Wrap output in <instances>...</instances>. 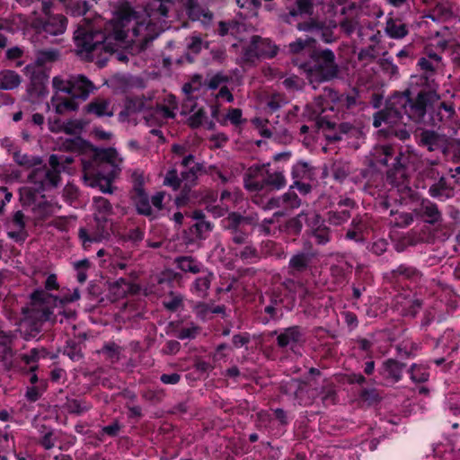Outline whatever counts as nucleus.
<instances>
[{
  "label": "nucleus",
  "instance_id": "1",
  "mask_svg": "<svg viewBox=\"0 0 460 460\" xmlns=\"http://www.w3.org/2000/svg\"><path fill=\"white\" fill-rule=\"evenodd\" d=\"M455 113L454 105L442 101L435 91L422 89L412 96L407 89L394 93L386 100L384 109L373 115V126H406L413 122L420 128L440 127L452 119Z\"/></svg>",
  "mask_w": 460,
  "mask_h": 460
},
{
  "label": "nucleus",
  "instance_id": "7",
  "mask_svg": "<svg viewBox=\"0 0 460 460\" xmlns=\"http://www.w3.org/2000/svg\"><path fill=\"white\" fill-rule=\"evenodd\" d=\"M308 72L310 83L325 82L338 75V66L334 53L329 49H314L309 52V59L302 65Z\"/></svg>",
  "mask_w": 460,
  "mask_h": 460
},
{
  "label": "nucleus",
  "instance_id": "2",
  "mask_svg": "<svg viewBox=\"0 0 460 460\" xmlns=\"http://www.w3.org/2000/svg\"><path fill=\"white\" fill-rule=\"evenodd\" d=\"M133 14L134 12L128 7L119 21L106 22L103 30L100 26L78 27L74 34L76 54L84 60L95 62L99 67L106 65L109 57L126 63L128 56L118 51V48L125 43L126 23Z\"/></svg>",
  "mask_w": 460,
  "mask_h": 460
},
{
  "label": "nucleus",
  "instance_id": "47",
  "mask_svg": "<svg viewBox=\"0 0 460 460\" xmlns=\"http://www.w3.org/2000/svg\"><path fill=\"white\" fill-rule=\"evenodd\" d=\"M280 216L281 214L279 212H276L272 215V217L261 220V222L258 225L260 231L265 235H271L275 234L278 227V219Z\"/></svg>",
  "mask_w": 460,
  "mask_h": 460
},
{
  "label": "nucleus",
  "instance_id": "23",
  "mask_svg": "<svg viewBox=\"0 0 460 460\" xmlns=\"http://www.w3.org/2000/svg\"><path fill=\"white\" fill-rule=\"evenodd\" d=\"M190 217L196 222L189 228L190 234L193 236L194 240H206L213 231L214 224L208 220L205 213L199 209L194 210Z\"/></svg>",
  "mask_w": 460,
  "mask_h": 460
},
{
  "label": "nucleus",
  "instance_id": "35",
  "mask_svg": "<svg viewBox=\"0 0 460 460\" xmlns=\"http://www.w3.org/2000/svg\"><path fill=\"white\" fill-rule=\"evenodd\" d=\"M294 181L301 180H311L314 175V168L306 162H297L292 168L291 172Z\"/></svg>",
  "mask_w": 460,
  "mask_h": 460
},
{
  "label": "nucleus",
  "instance_id": "6",
  "mask_svg": "<svg viewBox=\"0 0 460 460\" xmlns=\"http://www.w3.org/2000/svg\"><path fill=\"white\" fill-rule=\"evenodd\" d=\"M358 94L354 92L351 94H339L332 88L324 87L323 93L315 97L314 102L307 104L305 107L306 111L309 113L311 119L317 120L319 127H323L326 124L327 128H331L333 124L330 121H324L321 118V114L327 109L333 110L331 103L336 104L338 109L350 110L358 103Z\"/></svg>",
  "mask_w": 460,
  "mask_h": 460
},
{
  "label": "nucleus",
  "instance_id": "17",
  "mask_svg": "<svg viewBox=\"0 0 460 460\" xmlns=\"http://www.w3.org/2000/svg\"><path fill=\"white\" fill-rule=\"evenodd\" d=\"M418 144L429 152L440 151L448 158V137L435 130H422L419 136Z\"/></svg>",
  "mask_w": 460,
  "mask_h": 460
},
{
  "label": "nucleus",
  "instance_id": "10",
  "mask_svg": "<svg viewBox=\"0 0 460 460\" xmlns=\"http://www.w3.org/2000/svg\"><path fill=\"white\" fill-rule=\"evenodd\" d=\"M202 169V164H195L190 168H184V170L181 172V176H179L175 169L167 172L164 180V185L172 187L174 190L180 189L181 185L183 187L181 198H177L176 199L177 204H180L181 199H187V191L196 184L198 174Z\"/></svg>",
  "mask_w": 460,
  "mask_h": 460
},
{
  "label": "nucleus",
  "instance_id": "9",
  "mask_svg": "<svg viewBox=\"0 0 460 460\" xmlns=\"http://www.w3.org/2000/svg\"><path fill=\"white\" fill-rule=\"evenodd\" d=\"M319 252L314 247L310 240H304L302 249L296 251L289 258L288 273L297 277L312 270L318 261Z\"/></svg>",
  "mask_w": 460,
  "mask_h": 460
},
{
  "label": "nucleus",
  "instance_id": "20",
  "mask_svg": "<svg viewBox=\"0 0 460 460\" xmlns=\"http://www.w3.org/2000/svg\"><path fill=\"white\" fill-rule=\"evenodd\" d=\"M284 5L287 12L280 17L288 23H292L298 16L313 13L314 6L310 0H284Z\"/></svg>",
  "mask_w": 460,
  "mask_h": 460
},
{
  "label": "nucleus",
  "instance_id": "26",
  "mask_svg": "<svg viewBox=\"0 0 460 460\" xmlns=\"http://www.w3.org/2000/svg\"><path fill=\"white\" fill-rule=\"evenodd\" d=\"M405 367L406 365L404 363L389 358L383 362L379 372L385 379L393 383H397L402 379Z\"/></svg>",
  "mask_w": 460,
  "mask_h": 460
},
{
  "label": "nucleus",
  "instance_id": "4",
  "mask_svg": "<svg viewBox=\"0 0 460 460\" xmlns=\"http://www.w3.org/2000/svg\"><path fill=\"white\" fill-rule=\"evenodd\" d=\"M31 306L23 309L25 319L22 323L25 340L36 338L42 330V323L52 320L53 311L49 304L55 303L57 298L44 290H36L31 296Z\"/></svg>",
  "mask_w": 460,
  "mask_h": 460
},
{
  "label": "nucleus",
  "instance_id": "44",
  "mask_svg": "<svg viewBox=\"0 0 460 460\" xmlns=\"http://www.w3.org/2000/svg\"><path fill=\"white\" fill-rule=\"evenodd\" d=\"M63 353L73 361H79L84 357L82 352V344L74 340H69L66 341V345L64 348Z\"/></svg>",
  "mask_w": 460,
  "mask_h": 460
},
{
  "label": "nucleus",
  "instance_id": "57",
  "mask_svg": "<svg viewBox=\"0 0 460 460\" xmlns=\"http://www.w3.org/2000/svg\"><path fill=\"white\" fill-rule=\"evenodd\" d=\"M101 352L104 354L106 358L111 363H115L119 360L120 348L115 343H107L103 345Z\"/></svg>",
  "mask_w": 460,
  "mask_h": 460
},
{
  "label": "nucleus",
  "instance_id": "16",
  "mask_svg": "<svg viewBox=\"0 0 460 460\" xmlns=\"http://www.w3.org/2000/svg\"><path fill=\"white\" fill-rule=\"evenodd\" d=\"M67 19L63 14H53L36 17L32 20V27L39 32L51 36L63 34L66 29Z\"/></svg>",
  "mask_w": 460,
  "mask_h": 460
},
{
  "label": "nucleus",
  "instance_id": "55",
  "mask_svg": "<svg viewBox=\"0 0 460 460\" xmlns=\"http://www.w3.org/2000/svg\"><path fill=\"white\" fill-rule=\"evenodd\" d=\"M173 0H153L150 9L153 13L162 17H167L170 7L172 5Z\"/></svg>",
  "mask_w": 460,
  "mask_h": 460
},
{
  "label": "nucleus",
  "instance_id": "61",
  "mask_svg": "<svg viewBox=\"0 0 460 460\" xmlns=\"http://www.w3.org/2000/svg\"><path fill=\"white\" fill-rule=\"evenodd\" d=\"M90 9V4L85 0H74L69 4V10L74 16H83Z\"/></svg>",
  "mask_w": 460,
  "mask_h": 460
},
{
  "label": "nucleus",
  "instance_id": "12",
  "mask_svg": "<svg viewBox=\"0 0 460 460\" xmlns=\"http://www.w3.org/2000/svg\"><path fill=\"white\" fill-rule=\"evenodd\" d=\"M28 179L34 190L39 193L57 189L61 183L58 169L49 164L33 169Z\"/></svg>",
  "mask_w": 460,
  "mask_h": 460
},
{
  "label": "nucleus",
  "instance_id": "46",
  "mask_svg": "<svg viewBox=\"0 0 460 460\" xmlns=\"http://www.w3.org/2000/svg\"><path fill=\"white\" fill-rule=\"evenodd\" d=\"M183 301L184 296L181 294L171 291L163 305L168 311L176 312L183 307Z\"/></svg>",
  "mask_w": 460,
  "mask_h": 460
},
{
  "label": "nucleus",
  "instance_id": "33",
  "mask_svg": "<svg viewBox=\"0 0 460 460\" xmlns=\"http://www.w3.org/2000/svg\"><path fill=\"white\" fill-rule=\"evenodd\" d=\"M48 356V351L45 348H34L28 353L20 356L21 360L30 367V372H34L38 368L37 362L40 358H45Z\"/></svg>",
  "mask_w": 460,
  "mask_h": 460
},
{
  "label": "nucleus",
  "instance_id": "31",
  "mask_svg": "<svg viewBox=\"0 0 460 460\" xmlns=\"http://www.w3.org/2000/svg\"><path fill=\"white\" fill-rule=\"evenodd\" d=\"M263 190H281L287 185L285 175L280 171L270 172L268 169L264 175Z\"/></svg>",
  "mask_w": 460,
  "mask_h": 460
},
{
  "label": "nucleus",
  "instance_id": "53",
  "mask_svg": "<svg viewBox=\"0 0 460 460\" xmlns=\"http://www.w3.org/2000/svg\"><path fill=\"white\" fill-rule=\"evenodd\" d=\"M49 162L50 165L58 169V172L61 173L66 170V166L74 162V157L72 155H56L53 154L49 156Z\"/></svg>",
  "mask_w": 460,
  "mask_h": 460
},
{
  "label": "nucleus",
  "instance_id": "45",
  "mask_svg": "<svg viewBox=\"0 0 460 460\" xmlns=\"http://www.w3.org/2000/svg\"><path fill=\"white\" fill-rule=\"evenodd\" d=\"M16 349L0 347V364L4 371H10L14 366Z\"/></svg>",
  "mask_w": 460,
  "mask_h": 460
},
{
  "label": "nucleus",
  "instance_id": "14",
  "mask_svg": "<svg viewBox=\"0 0 460 460\" xmlns=\"http://www.w3.org/2000/svg\"><path fill=\"white\" fill-rule=\"evenodd\" d=\"M111 232L112 223L108 217L94 216V227L91 231L81 228L78 234L84 247L87 248L92 243H100L109 239Z\"/></svg>",
  "mask_w": 460,
  "mask_h": 460
},
{
  "label": "nucleus",
  "instance_id": "30",
  "mask_svg": "<svg viewBox=\"0 0 460 460\" xmlns=\"http://www.w3.org/2000/svg\"><path fill=\"white\" fill-rule=\"evenodd\" d=\"M135 204L137 208V211L140 215H144L146 217L153 216V209L150 205L149 198L147 194L145 192L141 184H138L135 187Z\"/></svg>",
  "mask_w": 460,
  "mask_h": 460
},
{
  "label": "nucleus",
  "instance_id": "27",
  "mask_svg": "<svg viewBox=\"0 0 460 460\" xmlns=\"http://www.w3.org/2000/svg\"><path fill=\"white\" fill-rule=\"evenodd\" d=\"M85 111L89 114H93L98 118L101 117H112L114 115V106L109 99L95 98L91 101L86 106Z\"/></svg>",
  "mask_w": 460,
  "mask_h": 460
},
{
  "label": "nucleus",
  "instance_id": "29",
  "mask_svg": "<svg viewBox=\"0 0 460 460\" xmlns=\"http://www.w3.org/2000/svg\"><path fill=\"white\" fill-rule=\"evenodd\" d=\"M176 267L185 273L199 274L205 271L206 267L198 259L192 256H178L174 259Z\"/></svg>",
  "mask_w": 460,
  "mask_h": 460
},
{
  "label": "nucleus",
  "instance_id": "34",
  "mask_svg": "<svg viewBox=\"0 0 460 460\" xmlns=\"http://www.w3.org/2000/svg\"><path fill=\"white\" fill-rule=\"evenodd\" d=\"M21 84V76L13 70L0 72V89L10 91L17 88Z\"/></svg>",
  "mask_w": 460,
  "mask_h": 460
},
{
  "label": "nucleus",
  "instance_id": "51",
  "mask_svg": "<svg viewBox=\"0 0 460 460\" xmlns=\"http://www.w3.org/2000/svg\"><path fill=\"white\" fill-rule=\"evenodd\" d=\"M47 389V382L44 379H40L39 385H31L27 387L25 397L29 402H34L38 401L45 390Z\"/></svg>",
  "mask_w": 460,
  "mask_h": 460
},
{
  "label": "nucleus",
  "instance_id": "56",
  "mask_svg": "<svg viewBox=\"0 0 460 460\" xmlns=\"http://www.w3.org/2000/svg\"><path fill=\"white\" fill-rule=\"evenodd\" d=\"M411 379L415 383H425L429 380V374L426 369L416 364L411 365L409 369Z\"/></svg>",
  "mask_w": 460,
  "mask_h": 460
},
{
  "label": "nucleus",
  "instance_id": "52",
  "mask_svg": "<svg viewBox=\"0 0 460 460\" xmlns=\"http://www.w3.org/2000/svg\"><path fill=\"white\" fill-rule=\"evenodd\" d=\"M19 331H4L0 329V347L15 349Z\"/></svg>",
  "mask_w": 460,
  "mask_h": 460
},
{
  "label": "nucleus",
  "instance_id": "42",
  "mask_svg": "<svg viewBox=\"0 0 460 460\" xmlns=\"http://www.w3.org/2000/svg\"><path fill=\"white\" fill-rule=\"evenodd\" d=\"M13 161L20 166L25 168H31L40 165L42 160L40 156H32L27 154H22L20 150H15L13 153Z\"/></svg>",
  "mask_w": 460,
  "mask_h": 460
},
{
  "label": "nucleus",
  "instance_id": "43",
  "mask_svg": "<svg viewBox=\"0 0 460 460\" xmlns=\"http://www.w3.org/2000/svg\"><path fill=\"white\" fill-rule=\"evenodd\" d=\"M385 32L393 39H402L408 34V29L404 23L389 19L386 22Z\"/></svg>",
  "mask_w": 460,
  "mask_h": 460
},
{
  "label": "nucleus",
  "instance_id": "15",
  "mask_svg": "<svg viewBox=\"0 0 460 460\" xmlns=\"http://www.w3.org/2000/svg\"><path fill=\"white\" fill-rule=\"evenodd\" d=\"M417 218L436 228L441 227L444 216L438 205L428 198H421L413 210Z\"/></svg>",
  "mask_w": 460,
  "mask_h": 460
},
{
  "label": "nucleus",
  "instance_id": "32",
  "mask_svg": "<svg viewBox=\"0 0 460 460\" xmlns=\"http://www.w3.org/2000/svg\"><path fill=\"white\" fill-rule=\"evenodd\" d=\"M39 445L46 450L52 449L58 439L57 431L50 427L41 425L39 429Z\"/></svg>",
  "mask_w": 460,
  "mask_h": 460
},
{
  "label": "nucleus",
  "instance_id": "58",
  "mask_svg": "<svg viewBox=\"0 0 460 460\" xmlns=\"http://www.w3.org/2000/svg\"><path fill=\"white\" fill-rule=\"evenodd\" d=\"M192 311L195 314L196 317L200 319L201 321H207L208 319H211L210 304L204 302H197L192 306Z\"/></svg>",
  "mask_w": 460,
  "mask_h": 460
},
{
  "label": "nucleus",
  "instance_id": "8",
  "mask_svg": "<svg viewBox=\"0 0 460 460\" xmlns=\"http://www.w3.org/2000/svg\"><path fill=\"white\" fill-rule=\"evenodd\" d=\"M54 90L63 92L76 101L84 102L95 90L94 84L84 75L63 73L52 78Z\"/></svg>",
  "mask_w": 460,
  "mask_h": 460
},
{
  "label": "nucleus",
  "instance_id": "41",
  "mask_svg": "<svg viewBox=\"0 0 460 460\" xmlns=\"http://www.w3.org/2000/svg\"><path fill=\"white\" fill-rule=\"evenodd\" d=\"M351 171L352 168L350 164L342 160L335 161L331 167V172L333 178L341 182L349 175Z\"/></svg>",
  "mask_w": 460,
  "mask_h": 460
},
{
  "label": "nucleus",
  "instance_id": "19",
  "mask_svg": "<svg viewBox=\"0 0 460 460\" xmlns=\"http://www.w3.org/2000/svg\"><path fill=\"white\" fill-rule=\"evenodd\" d=\"M271 336H277V345L280 349H294L304 340L303 329L298 325L290 326L280 331H273Z\"/></svg>",
  "mask_w": 460,
  "mask_h": 460
},
{
  "label": "nucleus",
  "instance_id": "11",
  "mask_svg": "<svg viewBox=\"0 0 460 460\" xmlns=\"http://www.w3.org/2000/svg\"><path fill=\"white\" fill-rule=\"evenodd\" d=\"M425 178L429 181L428 194L430 198L439 201H446L455 196V187L448 179L437 169L429 167L422 172Z\"/></svg>",
  "mask_w": 460,
  "mask_h": 460
},
{
  "label": "nucleus",
  "instance_id": "49",
  "mask_svg": "<svg viewBox=\"0 0 460 460\" xmlns=\"http://www.w3.org/2000/svg\"><path fill=\"white\" fill-rule=\"evenodd\" d=\"M305 211L299 213L296 217L290 218L286 224V231L292 235L300 234L303 229Z\"/></svg>",
  "mask_w": 460,
  "mask_h": 460
},
{
  "label": "nucleus",
  "instance_id": "64",
  "mask_svg": "<svg viewBox=\"0 0 460 460\" xmlns=\"http://www.w3.org/2000/svg\"><path fill=\"white\" fill-rule=\"evenodd\" d=\"M236 256L244 261H255L260 258L259 252L253 245L244 246Z\"/></svg>",
  "mask_w": 460,
  "mask_h": 460
},
{
  "label": "nucleus",
  "instance_id": "21",
  "mask_svg": "<svg viewBox=\"0 0 460 460\" xmlns=\"http://www.w3.org/2000/svg\"><path fill=\"white\" fill-rule=\"evenodd\" d=\"M386 278L392 281L399 282L406 280L410 283L419 285L423 279V274L416 267L402 263L387 272Z\"/></svg>",
  "mask_w": 460,
  "mask_h": 460
},
{
  "label": "nucleus",
  "instance_id": "60",
  "mask_svg": "<svg viewBox=\"0 0 460 460\" xmlns=\"http://www.w3.org/2000/svg\"><path fill=\"white\" fill-rule=\"evenodd\" d=\"M293 189L294 186H290L289 190L281 196V199L286 206L291 208H297L301 206L302 202Z\"/></svg>",
  "mask_w": 460,
  "mask_h": 460
},
{
  "label": "nucleus",
  "instance_id": "18",
  "mask_svg": "<svg viewBox=\"0 0 460 460\" xmlns=\"http://www.w3.org/2000/svg\"><path fill=\"white\" fill-rule=\"evenodd\" d=\"M281 388L284 394L292 396L299 404L312 403L314 393L306 382L293 378L286 382Z\"/></svg>",
  "mask_w": 460,
  "mask_h": 460
},
{
  "label": "nucleus",
  "instance_id": "37",
  "mask_svg": "<svg viewBox=\"0 0 460 460\" xmlns=\"http://www.w3.org/2000/svg\"><path fill=\"white\" fill-rule=\"evenodd\" d=\"M65 409L70 414L82 415L93 407L92 403L84 399H67L65 403Z\"/></svg>",
  "mask_w": 460,
  "mask_h": 460
},
{
  "label": "nucleus",
  "instance_id": "3",
  "mask_svg": "<svg viewBox=\"0 0 460 460\" xmlns=\"http://www.w3.org/2000/svg\"><path fill=\"white\" fill-rule=\"evenodd\" d=\"M123 159L115 148L93 149L82 158L83 179L92 188L102 193H112L113 180L120 171Z\"/></svg>",
  "mask_w": 460,
  "mask_h": 460
},
{
  "label": "nucleus",
  "instance_id": "63",
  "mask_svg": "<svg viewBox=\"0 0 460 460\" xmlns=\"http://www.w3.org/2000/svg\"><path fill=\"white\" fill-rule=\"evenodd\" d=\"M207 117L206 111L203 108H199L188 118V125L192 128H198L204 124Z\"/></svg>",
  "mask_w": 460,
  "mask_h": 460
},
{
  "label": "nucleus",
  "instance_id": "40",
  "mask_svg": "<svg viewBox=\"0 0 460 460\" xmlns=\"http://www.w3.org/2000/svg\"><path fill=\"white\" fill-rule=\"evenodd\" d=\"M315 40L311 37H307L305 39H297L296 40L289 43L288 49L292 54H299L303 51H305L308 55L310 50L315 49L314 47Z\"/></svg>",
  "mask_w": 460,
  "mask_h": 460
},
{
  "label": "nucleus",
  "instance_id": "28",
  "mask_svg": "<svg viewBox=\"0 0 460 460\" xmlns=\"http://www.w3.org/2000/svg\"><path fill=\"white\" fill-rule=\"evenodd\" d=\"M223 228L229 233L230 240L235 244H244L249 237L245 228L239 226L228 216L222 220Z\"/></svg>",
  "mask_w": 460,
  "mask_h": 460
},
{
  "label": "nucleus",
  "instance_id": "38",
  "mask_svg": "<svg viewBox=\"0 0 460 460\" xmlns=\"http://www.w3.org/2000/svg\"><path fill=\"white\" fill-rule=\"evenodd\" d=\"M146 109V102L140 97L128 98L125 103V109L120 111L119 116H129L141 112Z\"/></svg>",
  "mask_w": 460,
  "mask_h": 460
},
{
  "label": "nucleus",
  "instance_id": "50",
  "mask_svg": "<svg viewBox=\"0 0 460 460\" xmlns=\"http://www.w3.org/2000/svg\"><path fill=\"white\" fill-rule=\"evenodd\" d=\"M93 205L96 211L94 216H103V217H108V216L112 213L111 204L103 197H94Z\"/></svg>",
  "mask_w": 460,
  "mask_h": 460
},
{
  "label": "nucleus",
  "instance_id": "25",
  "mask_svg": "<svg viewBox=\"0 0 460 460\" xmlns=\"http://www.w3.org/2000/svg\"><path fill=\"white\" fill-rule=\"evenodd\" d=\"M199 274H201V276L195 279L190 289L196 296L204 299L208 296L211 282L214 280L215 275L208 268L205 269V271L199 272Z\"/></svg>",
  "mask_w": 460,
  "mask_h": 460
},
{
  "label": "nucleus",
  "instance_id": "5",
  "mask_svg": "<svg viewBox=\"0 0 460 460\" xmlns=\"http://www.w3.org/2000/svg\"><path fill=\"white\" fill-rule=\"evenodd\" d=\"M383 158L379 163L385 165L389 164V161L394 157L393 167L387 172V181L394 187L397 188L402 198L411 197L413 190L410 186L409 172L407 165L410 163V155L402 151H396L391 146H382L380 147Z\"/></svg>",
  "mask_w": 460,
  "mask_h": 460
},
{
  "label": "nucleus",
  "instance_id": "54",
  "mask_svg": "<svg viewBox=\"0 0 460 460\" xmlns=\"http://www.w3.org/2000/svg\"><path fill=\"white\" fill-rule=\"evenodd\" d=\"M52 303L49 304V307L50 308V310L53 311V314H52V320H50L49 322H52V323H56V322H59L60 323H63V319H66V320H70V319H75V312L71 310V309H62L61 307H58L57 305H55L54 307H51L50 305Z\"/></svg>",
  "mask_w": 460,
  "mask_h": 460
},
{
  "label": "nucleus",
  "instance_id": "48",
  "mask_svg": "<svg viewBox=\"0 0 460 460\" xmlns=\"http://www.w3.org/2000/svg\"><path fill=\"white\" fill-rule=\"evenodd\" d=\"M350 217V212L348 209L339 210V208H337L336 210H330L327 213V220L333 226L342 225L347 222Z\"/></svg>",
  "mask_w": 460,
  "mask_h": 460
},
{
  "label": "nucleus",
  "instance_id": "59",
  "mask_svg": "<svg viewBox=\"0 0 460 460\" xmlns=\"http://www.w3.org/2000/svg\"><path fill=\"white\" fill-rule=\"evenodd\" d=\"M311 235L314 238L315 242L319 245H325L331 240L330 230L326 226L314 228L311 232Z\"/></svg>",
  "mask_w": 460,
  "mask_h": 460
},
{
  "label": "nucleus",
  "instance_id": "22",
  "mask_svg": "<svg viewBox=\"0 0 460 460\" xmlns=\"http://www.w3.org/2000/svg\"><path fill=\"white\" fill-rule=\"evenodd\" d=\"M268 164H252L243 174L244 188L251 192H259L263 190L264 175Z\"/></svg>",
  "mask_w": 460,
  "mask_h": 460
},
{
  "label": "nucleus",
  "instance_id": "62",
  "mask_svg": "<svg viewBox=\"0 0 460 460\" xmlns=\"http://www.w3.org/2000/svg\"><path fill=\"white\" fill-rule=\"evenodd\" d=\"M228 217L232 218L234 222H236L239 226L245 228L246 226H255L259 225L258 218L254 216H242L236 212H231L228 214Z\"/></svg>",
  "mask_w": 460,
  "mask_h": 460
},
{
  "label": "nucleus",
  "instance_id": "39",
  "mask_svg": "<svg viewBox=\"0 0 460 460\" xmlns=\"http://www.w3.org/2000/svg\"><path fill=\"white\" fill-rule=\"evenodd\" d=\"M389 215L391 217L390 224L401 228L410 226L414 220L413 214L410 212L391 209Z\"/></svg>",
  "mask_w": 460,
  "mask_h": 460
},
{
  "label": "nucleus",
  "instance_id": "36",
  "mask_svg": "<svg viewBox=\"0 0 460 460\" xmlns=\"http://www.w3.org/2000/svg\"><path fill=\"white\" fill-rule=\"evenodd\" d=\"M360 135V130L358 127L349 122H342L339 124L338 130L332 136H329V139L332 141L342 140L344 136L348 137H358Z\"/></svg>",
  "mask_w": 460,
  "mask_h": 460
},
{
  "label": "nucleus",
  "instance_id": "24",
  "mask_svg": "<svg viewBox=\"0 0 460 460\" xmlns=\"http://www.w3.org/2000/svg\"><path fill=\"white\" fill-rule=\"evenodd\" d=\"M50 103L55 112L58 115L75 111L79 108L78 101L58 90H54V94L50 98Z\"/></svg>",
  "mask_w": 460,
  "mask_h": 460
},
{
  "label": "nucleus",
  "instance_id": "13",
  "mask_svg": "<svg viewBox=\"0 0 460 460\" xmlns=\"http://www.w3.org/2000/svg\"><path fill=\"white\" fill-rule=\"evenodd\" d=\"M277 53V46L270 39L259 35H253L250 43L243 48V58L250 63L260 58H273Z\"/></svg>",
  "mask_w": 460,
  "mask_h": 460
}]
</instances>
